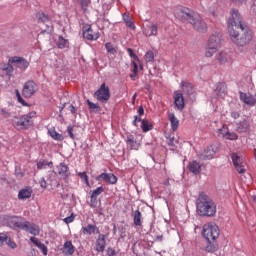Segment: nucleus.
Masks as SVG:
<instances>
[{"label":"nucleus","mask_w":256,"mask_h":256,"mask_svg":"<svg viewBox=\"0 0 256 256\" xmlns=\"http://www.w3.org/2000/svg\"><path fill=\"white\" fill-rule=\"evenodd\" d=\"M175 17L186 21L198 33H207V23L201 17V14L189 8H179L175 11Z\"/></svg>","instance_id":"nucleus-1"},{"label":"nucleus","mask_w":256,"mask_h":256,"mask_svg":"<svg viewBox=\"0 0 256 256\" xmlns=\"http://www.w3.org/2000/svg\"><path fill=\"white\" fill-rule=\"evenodd\" d=\"M175 17L186 21L198 33H207V23L201 17V14L189 8H179L175 11Z\"/></svg>","instance_id":"nucleus-2"},{"label":"nucleus","mask_w":256,"mask_h":256,"mask_svg":"<svg viewBox=\"0 0 256 256\" xmlns=\"http://www.w3.org/2000/svg\"><path fill=\"white\" fill-rule=\"evenodd\" d=\"M219 226L215 224H205L202 228V237L207 241L205 251L207 253H215L219 251V243H217V239H219Z\"/></svg>","instance_id":"nucleus-3"},{"label":"nucleus","mask_w":256,"mask_h":256,"mask_svg":"<svg viewBox=\"0 0 256 256\" xmlns=\"http://www.w3.org/2000/svg\"><path fill=\"white\" fill-rule=\"evenodd\" d=\"M196 209L200 217H214L217 213V205L207 194L201 193L196 200Z\"/></svg>","instance_id":"nucleus-4"},{"label":"nucleus","mask_w":256,"mask_h":256,"mask_svg":"<svg viewBox=\"0 0 256 256\" xmlns=\"http://www.w3.org/2000/svg\"><path fill=\"white\" fill-rule=\"evenodd\" d=\"M228 33L230 40L237 47H247L253 41V32L249 29V26L239 28L238 30H230Z\"/></svg>","instance_id":"nucleus-5"},{"label":"nucleus","mask_w":256,"mask_h":256,"mask_svg":"<svg viewBox=\"0 0 256 256\" xmlns=\"http://www.w3.org/2000/svg\"><path fill=\"white\" fill-rule=\"evenodd\" d=\"M33 117H35V112H29L28 114L15 116L12 120V125L18 131H26L29 129V127H32Z\"/></svg>","instance_id":"nucleus-6"},{"label":"nucleus","mask_w":256,"mask_h":256,"mask_svg":"<svg viewBox=\"0 0 256 256\" xmlns=\"http://www.w3.org/2000/svg\"><path fill=\"white\" fill-rule=\"evenodd\" d=\"M244 27H247V25H245L243 16L237 9H232L230 11V17L228 18V33L243 29Z\"/></svg>","instance_id":"nucleus-7"},{"label":"nucleus","mask_w":256,"mask_h":256,"mask_svg":"<svg viewBox=\"0 0 256 256\" xmlns=\"http://www.w3.org/2000/svg\"><path fill=\"white\" fill-rule=\"evenodd\" d=\"M94 97H96L97 101L100 103H107V101L111 99V91L109 90V86L102 83L100 88L94 93Z\"/></svg>","instance_id":"nucleus-8"},{"label":"nucleus","mask_w":256,"mask_h":256,"mask_svg":"<svg viewBox=\"0 0 256 256\" xmlns=\"http://www.w3.org/2000/svg\"><path fill=\"white\" fill-rule=\"evenodd\" d=\"M39 89V86L34 81H28L24 84L23 89H22V95L26 99H29L37 93Z\"/></svg>","instance_id":"nucleus-9"},{"label":"nucleus","mask_w":256,"mask_h":256,"mask_svg":"<svg viewBox=\"0 0 256 256\" xmlns=\"http://www.w3.org/2000/svg\"><path fill=\"white\" fill-rule=\"evenodd\" d=\"M218 137H223L227 139V141H237L239 136L235 132L229 131V127L227 125H223L222 128L217 131Z\"/></svg>","instance_id":"nucleus-10"},{"label":"nucleus","mask_w":256,"mask_h":256,"mask_svg":"<svg viewBox=\"0 0 256 256\" xmlns=\"http://www.w3.org/2000/svg\"><path fill=\"white\" fill-rule=\"evenodd\" d=\"M9 63H13V67L20 69V71H25L29 67V61L19 56L9 58Z\"/></svg>","instance_id":"nucleus-11"},{"label":"nucleus","mask_w":256,"mask_h":256,"mask_svg":"<svg viewBox=\"0 0 256 256\" xmlns=\"http://www.w3.org/2000/svg\"><path fill=\"white\" fill-rule=\"evenodd\" d=\"M83 37L84 39H87V41H97V39L101 37V34L93 31V28H91L90 25H86L83 27Z\"/></svg>","instance_id":"nucleus-12"},{"label":"nucleus","mask_w":256,"mask_h":256,"mask_svg":"<svg viewBox=\"0 0 256 256\" xmlns=\"http://www.w3.org/2000/svg\"><path fill=\"white\" fill-rule=\"evenodd\" d=\"M231 159L236 171H238V173L240 174L245 173L246 169L245 163H243V159L239 157V155H237L236 153L231 154Z\"/></svg>","instance_id":"nucleus-13"},{"label":"nucleus","mask_w":256,"mask_h":256,"mask_svg":"<svg viewBox=\"0 0 256 256\" xmlns=\"http://www.w3.org/2000/svg\"><path fill=\"white\" fill-rule=\"evenodd\" d=\"M96 181H105L108 185H117V176L113 173H101Z\"/></svg>","instance_id":"nucleus-14"},{"label":"nucleus","mask_w":256,"mask_h":256,"mask_svg":"<svg viewBox=\"0 0 256 256\" xmlns=\"http://www.w3.org/2000/svg\"><path fill=\"white\" fill-rule=\"evenodd\" d=\"M105 247H107V241L105 240V235L99 234L98 238L96 239L94 249L95 251H97V253H103L105 251Z\"/></svg>","instance_id":"nucleus-15"},{"label":"nucleus","mask_w":256,"mask_h":256,"mask_svg":"<svg viewBox=\"0 0 256 256\" xmlns=\"http://www.w3.org/2000/svg\"><path fill=\"white\" fill-rule=\"evenodd\" d=\"M174 104L178 111H183L185 109V98L183 93L176 91L174 92Z\"/></svg>","instance_id":"nucleus-16"},{"label":"nucleus","mask_w":256,"mask_h":256,"mask_svg":"<svg viewBox=\"0 0 256 256\" xmlns=\"http://www.w3.org/2000/svg\"><path fill=\"white\" fill-rule=\"evenodd\" d=\"M143 33L145 37H157V33H158L157 24H147L143 28Z\"/></svg>","instance_id":"nucleus-17"},{"label":"nucleus","mask_w":256,"mask_h":256,"mask_svg":"<svg viewBox=\"0 0 256 256\" xmlns=\"http://www.w3.org/2000/svg\"><path fill=\"white\" fill-rule=\"evenodd\" d=\"M126 145L127 148L131 151H139L141 144L137 142L134 135H128L126 138Z\"/></svg>","instance_id":"nucleus-18"},{"label":"nucleus","mask_w":256,"mask_h":256,"mask_svg":"<svg viewBox=\"0 0 256 256\" xmlns=\"http://www.w3.org/2000/svg\"><path fill=\"white\" fill-rule=\"evenodd\" d=\"M207 47L218 50L221 47V37L219 35H211L208 39Z\"/></svg>","instance_id":"nucleus-19"},{"label":"nucleus","mask_w":256,"mask_h":256,"mask_svg":"<svg viewBox=\"0 0 256 256\" xmlns=\"http://www.w3.org/2000/svg\"><path fill=\"white\" fill-rule=\"evenodd\" d=\"M83 235H99V227L95 224H88L81 228Z\"/></svg>","instance_id":"nucleus-20"},{"label":"nucleus","mask_w":256,"mask_h":256,"mask_svg":"<svg viewBox=\"0 0 256 256\" xmlns=\"http://www.w3.org/2000/svg\"><path fill=\"white\" fill-rule=\"evenodd\" d=\"M5 244L11 249H17V243L11 241V238L7 234H0V246Z\"/></svg>","instance_id":"nucleus-21"},{"label":"nucleus","mask_w":256,"mask_h":256,"mask_svg":"<svg viewBox=\"0 0 256 256\" xmlns=\"http://www.w3.org/2000/svg\"><path fill=\"white\" fill-rule=\"evenodd\" d=\"M62 252L66 256H71L73 253H75V246L73 245V242L71 240H68L64 243L62 247Z\"/></svg>","instance_id":"nucleus-22"},{"label":"nucleus","mask_w":256,"mask_h":256,"mask_svg":"<svg viewBox=\"0 0 256 256\" xmlns=\"http://www.w3.org/2000/svg\"><path fill=\"white\" fill-rule=\"evenodd\" d=\"M25 227L26 228H24V231H28V233L34 236L39 235V233L41 232V230L39 229V226H37L34 223H30L28 221H26Z\"/></svg>","instance_id":"nucleus-23"},{"label":"nucleus","mask_w":256,"mask_h":256,"mask_svg":"<svg viewBox=\"0 0 256 256\" xmlns=\"http://www.w3.org/2000/svg\"><path fill=\"white\" fill-rule=\"evenodd\" d=\"M240 99L245 103L246 105L253 106L256 104V99L254 96L249 95L247 93L240 92Z\"/></svg>","instance_id":"nucleus-24"},{"label":"nucleus","mask_w":256,"mask_h":256,"mask_svg":"<svg viewBox=\"0 0 256 256\" xmlns=\"http://www.w3.org/2000/svg\"><path fill=\"white\" fill-rule=\"evenodd\" d=\"M201 163L198 162L197 160H193L192 162L189 163L188 169L190 173H193L194 175H199L201 173Z\"/></svg>","instance_id":"nucleus-25"},{"label":"nucleus","mask_w":256,"mask_h":256,"mask_svg":"<svg viewBox=\"0 0 256 256\" xmlns=\"http://www.w3.org/2000/svg\"><path fill=\"white\" fill-rule=\"evenodd\" d=\"M215 92L218 97H221V99H223L225 95H227V85H225V83L223 82L218 83L216 85Z\"/></svg>","instance_id":"nucleus-26"},{"label":"nucleus","mask_w":256,"mask_h":256,"mask_svg":"<svg viewBox=\"0 0 256 256\" xmlns=\"http://www.w3.org/2000/svg\"><path fill=\"white\" fill-rule=\"evenodd\" d=\"M10 225H11V227H13V229H22V231H24V229H26V227H27V226H25L26 222H21L19 220V218H17V217L11 218Z\"/></svg>","instance_id":"nucleus-27"},{"label":"nucleus","mask_w":256,"mask_h":256,"mask_svg":"<svg viewBox=\"0 0 256 256\" xmlns=\"http://www.w3.org/2000/svg\"><path fill=\"white\" fill-rule=\"evenodd\" d=\"M31 195H33V189L31 187L23 188L18 193V199H30Z\"/></svg>","instance_id":"nucleus-28"},{"label":"nucleus","mask_w":256,"mask_h":256,"mask_svg":"<svg viewBox=\"0 0 256 256\" xmlns=\"http://www.w3.org/2000/svg\"><path fill=\"white\" fill-rule=\"evenodd\" d=\"M218 61L220 65H225V63H232L233 58L231 57V54L220 52L218 55Z\"/></svg>","instance_id":"nucleus-29"},{"label":"nucleus","mask_w":256,"mask_h":256,"mask_svg":"<svg viewBox=\"0 0 256 256\" xmlns=\"http://www.w3.org/2000/svg\"><path fill=\"white\" fill-rule=\"evenodd\" d=\"M58 173L63 177V179H67L69 177V167L65 163H60L57 166Z\"/></svg>","instance_id":"nucleus-30"},{"label":"nucleus","mask_w":256,"mask_h":256,"mask_svg":"<svg viewBox=\"0 0 256 256\" xmlns=\"http://www.w3.org/2000/svg\"><path fill=\"white\" fill-rule=\"evenodd\" d=\"M172 131H177L179 129V119L175 116L174 113L168 115Z\"/></svg>","instance_id":"nucleus-31"},{"label":"nucleus","mask_w":256,"mask_h":256,"mask_svg":"<svg viewBox=\"0 0 256 256\" xmlns=\"http://www.w3.org/2000/svg\"><path fill=\"white\" fill-rule=\"evenodd\" d=\"M141 219H143L141 211L136 210L133 214V221L136 227H141L143 225V221Z\"/></svg>","instance_id":"nucleus-32"},{"label":"nucleus","mask_w":256,"mask_h":256,"mask_svg":"<svg viewBox=\"0 0 256 256\" xmlns=\"http://www.w3.org/2000/svg\"><path fill=\"white\" fill-rule=\"evenodd\" d=\"M48 134L50 135V137H52V139H54V141H63V139H65V137H63V134H59L57 130H55V128H50L48 130Z\"/></svg>","instance_id":"nucleus-33"},{"label":"nucleus","mask_w":256,"mask_h":256,"mask_svg":"<svg viewBox=\"0 0 256 256\" xmlns=\"http://www.w3.org/2000/svg\"><path fill=\"white\" fill-rule=\"evenodd\" d=\"M236 131L238 133H247L249 131V122L248 121H242L237 124Z\"/></svg>","instance_id":"nucleus-34"},{"label":"nucleus","mask_w":256,"mask_h":256,"mask_svg":"<svg viewBox=\"0 0 256 256\" xmlns=\"http://www.w3.org/2000/svg\"><path fill=\"white\" fill-rule=\"evenodd\" d=\"M141 129L143 133H148V131H153V124L149 120L144 119L142 120V123H141Z\"/></svg>","instance_id":"nucleus-35"},{"label":"nucleus","mask_w":256,"mask_h":256,"mask_svg":"<svg viewBox=\"0 0 256 256\" xmlns=\"http://www.w3.org/2000/svg\"><path fill=\"white\" fill-rule=\"evenodd\" d=\"M181 85L183 87V91H186L188 95H193V84L189 82H181Z\"/></svg>","instance_id":"nucleus-36"},{"label":"nucleus","mask_w":256,"mask_h":256,"mask_svg":"<svg viewBox=\"0 0 256 256\" xmlns=\"http://www.w3.org/2000/svg\"><path fill=\"white\" fill-rule=\"evenodd\" d=\"M38 21H40L41 23H48V21H51V18L43 13V12H39L37 15H36Z\"/></svg>","instance_id":"nucleus-37"},{"label":"nucleus","mask_w":256,"mask_h":256,"mask_svg":"<svg viewBox=\"0 0 256 256\" xmlns=\"http://www.w3.org/2000/svg\"><path fill=\"white\" fill-rule=\"evenodd\" d=\"M90 111H94L95 113H99L101 111V107L98 106V104H95L93 102H91L90 100L86 101Z\"/></svg>","instance_id":"nucleus-38"},{"label":"nucleus","mask_w":256,"mask_h":256,"mask_svg":"<svg viewBox=\"0 0 256 256\" xmlns=\"http://www.w3.org/2000/svg\"><path fill=\"white\" fill-rule=\"evenodd\" d=\"M57 45H58V48H59V49H65V47H68L69 41L66 40L65 38H63L62 36H60V37L58 38Z\"/></svg>","instance_id":"nucleus-39"},{"label":"nucleus","mask_w":256,"mask_h":256,"mask_svg":"<svg viewBox=\"0 0 256 256\" xmlns=\"http://www.w3.org/2000/svg\"><path fill=\"white\" fill-rule=\"evenodd\" d=\"M14 67L15 66H13V63H9V60H8V63L5 64L2 69L3 71L6 72L7 75H12Z\"/></svg>","instance_id":"nucleus-40"},{"label":"nucleus","mask_w":256,"mask_h":256,"mask_svg":"<svg viewBox=\"0 0 256 256\" xmlns=\"http://www.w3.org/2000/svg\"><path fill=\"white\" fill-rule=\"evenodd\" d=\"M51 165H53V162H47L45 160H40L38 163H37V169H46L47 166L48 167H51Z\"/></svg>","instance_id":"nucleus-41"},{"label":"nucleus","mask_w":256,"mask_h":256,"mask_svg":"<svg viewBox=\"0 0 256 256\" xmlns=\"http://www.w3.org/2000/svg\"><path fill=\"white\" fill-rule=\"evenodd\" d=\"M105 49L107 50V53H110V55H115V53H117V50L111 42L105 44Z\"/></svg>","instance_id":"nucleus-42"},{"label":"nucleus","mask_w":256,"mask_h":256,"mask_svg":"<svg viewBox=\"0 0 256 256\" xmlns=\"http://www.w3.org/2000/svg\"><path fill=\"white\" fill-rule=\"evenodd\" d=\"M146 63H153L155 61V54L153 51H147L145 54Z\"/></svg>","instance_id":"nucleus-43"},{"label":"nucleus","mask_w":256,"mask_h":256,"mask_svg":"<svg viewBox=\"0 0 256 256\" xmlns=\"http://www.w3.org/2000/svg\"><path fill=\"white\" fill-rule=\"evenodd\" d=\"M105 192V188H103V186H100L98 188H96L95 190L92 191L91 195L92 197H98L99 195H101V193Z\"/></svg>","instance_id":"nucleus-44"},{"label":"nucleus","mask_w":256,"mask_h":256,"mask_svg":"<svg viewBox=\"0 0 256 256\" xmlns=\"http://www.w3.org/2000/svg\"><path fill=\"white\" fill-rule=\"evenodd\" d=\"M217 53L216 48H211L209 46L206 47L205 57H213Z\"/></svg>","instance_id":"nucleus-45"},{"label":"nucleus","mask_w":256,"mask_h":256,"mask_svg":"<svg viewBox=\"0 0 256 256\" xmlns=\"http://www.w3.org/2000/svg\"><path fill=\"white\" fill-rule=\"evenodd\" d=\"M78 176L80 177V179H82V181L85 182L87 187H89V176L87 175V172H79Z\"/></svg>","instance_id":"nucleus-46"},{"label":"nucleus","mask_w":256,"mask_h":256,"mask_svg":"<svg viewBox=\"0 0 256 256\" xmlns=\"http://www.w3.org/2000/svg\"><path fill=\"white\" fill-rule=\"evenodd\" d=\"M124 22L130 29H135V24L133 23V20H131L130 16H124Z\"/></svg>","instance_id":"nucleus-47"},{"label":"nucleus","mask_w":256,"mask_h":256,"mask_svg":"<svg viewBox=\"0 0 256 256\" xmlns=\"http://www.w3.org/2000/svg\"><path fill=\"white\" fill-rule=\"evenodd\" d=\"M15 93H16L18 103H21V105H23V107H27L28 104H27V102H25L23 97H21V93H19V90H15Z\"/></svg>","instance_id":"nucleus-48"},{"label":"nucleus","mask_w":256,"mask_h":256,"mask_svg":"<svg viewBox=\"0 0 256 256\" xmlns=\"http://www.w3.org/2000/svg\"><path fill=\"white\" fill-rule=\"evenodd\" d=\"M127 51H128L129 56L133 59V61H137L138 63H141V61L139 60V56H137V55L135 54V52L133 51V49L128 48Z\"/></svg>","instance_id":"nucleus-49"},{"label":"nucleus","mask_w":256,"mask_h":256,"mask_svg":"<svg viewBox=\"0 0 256 256\" xmlns=\"http://www.w3.org/2000/svg\"><path fill=\"white\" fill-rule=\"evenodd\" d=\"M139 63L137 60L132 61V73H139Z\"/></svg>","instance_id":"nucleus-50"},{"label":"nucleus","mask_w":256,"mask_h":256,"mask_svg":"<svg viewBox=\"0 0 256 256\" xmlns=\"http://www.w3.org/2000/svg\"><path fill=\"white\" fill-rule=\"evenodd\" d=\"M97 203V197L90 195V207L95 209V207H97Z\"/></svg>","instance_id":"nucleus-51"},{"label":"nucleus","mask_w":256,"mask_h":256,"mask_svg":"<svg viewBox=\"0 0 256 256\" xmlns=\"http://www.w3.org/2000/svg\"><path fill=\"white\" fill-rule=\"evenodd\" d=\"M75 221V215L71 214L70 216L64 218V223L69 225V223H73Z\"/></svg>","instance_id":"nucleus-52"},{"label":"nucleus","mask_w":256,"mask_h":256,"mask_svg":"<svg viewBox=\"0 0 256 256\" xmlns=\"http://www.w3.org/2000/svg\"><path fill=\"white\" fill-rule=\"evenodd\" d=\"M30 241L33 243V245H35V247H40V245L42 244L38 238L33 237V236L30 237Z\"/></svg>","instance_id":"nucleus-53"},{"label":"nucleus","mask_w":256,"mask_h":256,"mask_svg":"<svg viewBox=\"0 0 256 256\" xmlns=\"http://www.w3.org/2000/svg\"><path fill=\"white\" fill-rule=\"evenodd\" d=\"M234 5H246L248 0H229Z\"/></svg>","instance_id":"nucleus-54"},{"label":"nucleus","mask_w":256,"mask_h":256,"mask_svg":"<svg viewBox=\"0 0 256 256\" xmlns=\"http://www.w3.org/2000/svg\"><path fill=\"white\" fill-rule=\"evenodd\" d=\"M106 255L107 256H116L117 255V252L115 251V249L111 248V247H108L107 248V251H106Z\"/></svg>","instance_id":"nucleus-55"},{"label":"nucleus","mask_w":256,"mask_h":256,"mask_svg":"<svg viewBox=\"0 0 256 256\" xmlns=\"http://www.w3.org/2000/svg\"><path fill=\"white\" fill-rule=\"evenodd\" d=\"M67 131H68V135H69L70 139H75V135L73 134V126L72 125H69L67 127Z\"/></svg>","instance_id":"nucleus-56"},{"label":"nucleus","mask_w":256,"mask_h":256,"mask_svg":"<svg viewBox=\"0 0 256 256\" xmlns=\"http://www.w3.org/2000/svg\"><path fill=\"white\" fill-rule=\"evenodd\" d=\"M38 249H40L43 255H47L48 249H47V246H45V244L42 243L40 246H38Z\"/></svg>","instance_id":"nucleus-57"},{"label":"nucleus","mask_w":256,"mask_h":256,"mask_svg":"<svg viewBox=\"0 0 256 256\" xmlns=\"http://www.w3.org/2000/svg\"><path fill=\"white\" fill-rule=\"evenodd\" d=\"M143 122V120L141 119V116H134V120H133V125H134V127H137V124L138 123H142Z\"/></svg>","instance_id":"nucleus-58"},{"label":"nucleus","mask_w":256,"mask_h":256,"mask_svg":"<svg viewBox=\"0 0 256 256\" xmlns=\"http://www.w3.org/2000/svg\"><path fill=\"white\" fill-rule=\"evenodd\" d=\"M40 187H41L42 189H47V181H45V178H42V179L40 180Z\"/></svg>","instance_id":"nucleus-59"},{"label":"nucleus","mask_w":256,"mask_h":256,"mask_svg":"<svg viewBox=\"0 0 256 256\" xmlns=\"http://www.w3.org/2000/svg\"><path fill=\"white\" fill-rule=\"evenodd\" d=\"M142 115H145V109H143V106H140L138 108V116L141 117Z\"/></svg>","instance_id":"nucleus-60"},{"label":"nucleus","mask_w":256,"mask_h":256,"mask_svg":"<svg viewBox=\"0 0 256 256\" xmlns=\"http://www.w3.org/2000/svg\"><path fill=\"white\" fill-rule=\"evenodd\" d=\"M213 155H215V152L211 151L209 154H205L204 157L206 159H213Z\"/></svg>","instance_id":"nucleus-61"},{"label":"nucleus","mask_w":256,"mask_h":256,"mask_svg":"<svg viewBox=\"0 0 256 256\" xmlns=\"http://www.w3.org/2000/svg\"><path fill=\"white\" fill-rule=\"evenodd\" d=\"M137 75H139V73L132 72V74H130V79H132V81H135L137 79Z\"/></svg>","instance_id":"nucleus-62"},{"label":"nucleus","mask_w":256,"mask_h":256,"mask_svg":"<svg viewBox=\"0 0 256 256\" xmlns=\"http://www.w3.org/2000/svg\"><path fill=\"white\" fill-rule=\"evenodd\" d=\"M91 3V0H81L82 7H87Z\"/></svg>","instance_id":"nucleus-63"},{"label":"nucleus","mask_w":256,"mask_h":256,"mask_svg":"<svg viewBox=\"0 0 256 256\" xmlns=\"http://www.w3.org/2000/svg\"><path fill=\"white\" fill-rule=\"evenodd\" d=\"M1 114L3 115V117H9V112H7L5 109L1 110Z\"/></svg>","instance_id":"nucleus-64"}]
</instances>
